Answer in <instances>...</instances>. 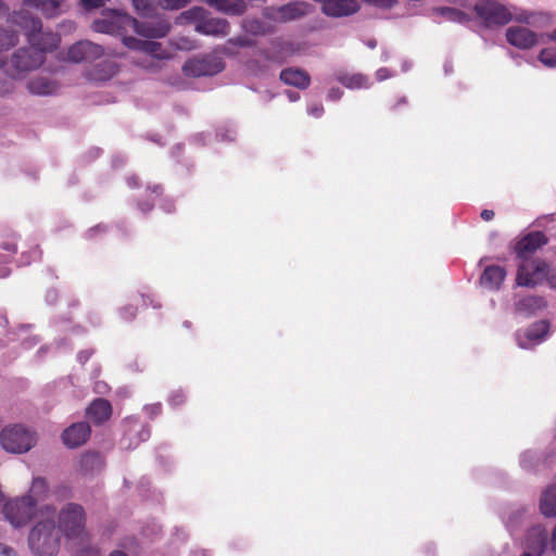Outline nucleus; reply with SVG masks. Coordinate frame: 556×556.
Here are the masks:
<instances>
[{
  "label": "nucleus",
  "mask_w": 556,
  "mask_h": 556,
  "mask_svg": "<svg viewBox=\"0 0 556 556\" xmlns=\"http://www.w3.org/2000/svg\"><path fill=\"white\" fill-rule=\"evenodd\" d=\"M362 2L382 10H390L399 3L397 0H362Z\"/></svg>",
  "instance_id": "a19ab883"
},
{
  "label": "nucleus",
  "mask_w": 556,
  "mask_h": 556,
  "mask_svg": "<svg viewBox=\"0 0 556 556\" xmlns=\"http://www.w3.org/2000/svg\"><path fill=\"white\" fill-rule=\"evenodd\" d=\"M91 429L88 422L79 421L67 427L61 438L63 444L68 448H76L85 444L90 437Z\"/></svg>",
  "instance_id": "f3484780"
},
{
  "label": "nucleus",
  "mask_w": 556,
  "mask_h": 556,
  "mask_svg": "<svg viewBox=\"0 0 556 556\" xmlns=\"http://www.w3.org/2000/svg\"><path fill=\"white\" fill-rule=\"evenodd\" d=\"M61 41L60 35L53 31H45L42 28L37 30L33 38L29 40V45L36 47L43 54L48 51H52L58 48Z\"/></svg>",
  "instance_id": "5701e85b"
},
{
  "label": "nucleus",
  "mask_w": 556,
  "mask_h": 556,
  "mask_svg": "<svg viewBox=\"0 0 556 556\" xmlns=\"http://www.w3.org/2000/svg\"><path fill=\"white\" fill-rule=\"evenodd\" d=\"M24 4L40 10L49 18L65 12V0H26Z\"/></svg>",
  "instance_id": "b1692460"
},
{
  "label": "nucleus",
  "mask_w": 556,
  "mask_h": 556,
  "mask_svg": "<svg viewBox=\"0 0 556 556\" xmlns=\"http://www.w3.org/2000/svg\"><path fill=\"white\" fill-rule=\"evenodd\" d=\"M92 354H93L92 350H83V351L78 352L77 361L81 365H85L89 361V358L91 357Z\"/></svg>",
  "instance_id": "864d4df0"
},
{
  "label": "nucleus",
  "mask_w": 556,
  "mask_h": 556,
  "mask_svg": "<svg viewBox=\"0 0 556 556\" xmlns=\"http://www.w3.org/2000/svg\"><path fill=\"white\" fill-rule=\"evenodd\" d=\"M551 323L547 319H541L532 323L526 329H519L515 332V340L520 349H531L541 344L549 334Z\"/></svg>",
  "instance_id": "1a4fd4ad"
},
{
  "label": "nucleus",
  "mask_w": 556,
  "mask_h": 556,
  "mask_svg": "<svg viewBox=\"0 0 556 556\" xmlns=\"http://www.w3.org/2000/svg\"><path fill=\"white\" fill-rule=\"evenodd\" d=\"M161 408H162L161 404L156 403V404L146 406L144 410L147 412V414H149V416L151 418H153L161 413Z\"/></svg>",
  "instance_id": "5fc2aeb1"
},
{
  "label": "nucleus",
  "mask_w": 556,
  "mask_h": 556,
  "mask_svg": "<svg viewBox=\"0 0 556 556\" xmlns=\"http://www.w3.org/2000/svg\"><path fill=\"white\" fill-rule=\"evenodd\" d=\"M86 526V514L81 505L76 503L66 504L59 513L60 533L67 539H77L81 536Z\"/></svg>",
  "instance_id": "39448f33"
},
{
  "label": "nucleus",
  "mask_w": 556,
  "mask_h": 556,
  "mask_svg": "<svg viewBox=\"0 0 556 556\" xmlns=\"http://www.w3.org/2000/svg\"><path fill=\"white\" fill-rule=\"evenodd\" d=\"M472 10L486 28L504 26L513 20L511 12L496 0H478Z\"/></svg>",
  "instance_id": "7ed1b4c3"
},
{
  "label": "nucleus",
  "mask_w": 556,
  "mask_h": 556,
  "mask_svg": "<svg viewBox=\"0 0 556 556\" xmlns=\"http://www.w3.org/2000/svg\"><path fill=\"white\" fill-rule=\"evenodd\" d=\"M262 16L268 21L280 23L279 7L268 5L262 10Z\"/></svg>",
  "instance_id": "79ce46f5"
},
{
  "label": "nucleus",
  "mask_w": 556,
  "mask_h": 556,
  "mask_svg": "<svg viewBox=\"0 0 556 556\" xmlns=\"http://www.w3.org/2000/svg\"><path fill=\"white\" fill-rule=\"evenodd\" d=\"M123 45L134 51H140L157 60H169L172 53L162 48V43L153 40H142L132 36L119 35Z\"/></svg>",
  "instance_id": "9b49d317"
},
{
  "label": "nucleus",
  "mask_w": 556,
  "mask_h": 556,
  "mask_svg": "<svg viewBox=\"0 0 556 556\" xmlns=\"http://www.w3.org/2000/svg\"><path fill=\"white\" fill-rule=\"evenodd\" d=\"M86 415L93 424L101 425L110 419L112 405L105 399H96L87 407Z\"/></svg>",
  "instance_id": "aec40b11"
},
{
  "label": "nucleus",
  "mask_w": 556,
  "mask_h": 556,
  "mask_svg": "<svg viewBox=\"0 0 556 556\" xmlns=\"http://www.w3.org/2000/svg\"><path fill=\"white\" fill-rule=\"evenodd\" d=\"M483 220H491L494 217V212L492 210H483L480 214Z\"/></svg>",
  "instance_id": "338daca9"
},
{
  "label": "nucleus",
  "mask_w": 556,
  "mask_h": 556,
  "mask_svg": "<svg viewBox=\"0 0 556 556\" xmlns=\"http://www.w3.org/2000/svg\"><path fill=\"white\" fill-rule=\"evenodd\" d=\"M127 185L129 188H138L140 186L139 178L137 176H130L127 178Z\"/></svg>",
  "instance_id": "0e129e2a"
},
{
  "label": "nucleus",
  "mask_w": 556,
  "mask_h": 556,
  "mask_svg": "<svg viewBox=\"0 0 556 556\" xmlns=\"http://www.w3.org/2000/svg\"><path fill=\"white\" fill-rule=\"evenodd\" d=\"M0 443L10 453L23 454L35 445V437L27 428L14 425L1 431Z\"/></svg>",
  "instance_id": "0eeeda50"
},
{
  "label": "nucleus",
  "mask_w": 556,
  "mask_h": 556,
  "mask_svg": "<svg viewBox=\"0 0 556 556\" xmlns=\"http://www.w3.org/2000/svg\"><path fill=\"white\" fill-rule=\"evenodd\" d=\"M539 508L546 518H556V483L545 488L540 496Z\"/></svg>",
  "instance_id": "bb28decb"
},
{
  "label": "nucleus",
  "mask_w": 556,
  "mask_h": 556,
  "mask_svg": "<svg viewBox=\"0 0 556 556\" xmlns=\"http://www.w3.org/2000/svg\"><path fill=\"white\" fill-rule=\"evenodd\" d=\"M280 79L286 85L293 86L299 89H306L311 84V77L304 70L288 67L280 73Z\"/></svg>",
  "instance_id": "393cba45"
},
{
  "label": "nucleus",
  "mask_w": 556,
  "mask_h": 556,
  "mask_svg": "<svg viewBox=\"0 0 556 556\" xmlns=\"http://www.w3.org/2000/svg\"><path fill=\"white\" fill-rule=\"evenodd\" d=\"M548 533L546 529L541 527H533L527 538L528 551L522 554H530V556H541L547 546Z\"/></svg>",
  "instance_id": "a211bd4d"
},
{
  "label": "nucleus",
  "mask_w": 556,
  "mask_h": 556,
  "mask_svg": "<svg viewBox=\"0 0 556 556\" xmlns=\"http://www.w3.org/2000/svg\"><path fill=\"white\" fill-rule=\"evenodd\" d=\"M228 43L239 47V48H251L254 46V41L244 36H238V37L230 38L228 40Z\"/></svg>",
  "instance_id": "c03bdc74"
},
{
  "label": "nucleus",
  "mask_w": 556,
  "mask_h": 556,
  "mask_svg": "<svg viewBox=\"0 0 556 556\" xmlns=\"http://www.w3.org/2000/svg\"><path fill=\"white\" fill-rule=\"evenodd\" d=\"M206 2L211 7H214L216 10H218L220 12H225V9H226L229 0H206Z\"/></svg>",
  "instance_id": "603ef678"
},
{
  "label": "nucleus",
  "mask_w": 556,
  "mask_h": 556,
  "mask_svg": "<svg viewBox=\"0 0 556 556\" xmlns=\"http://www.w3.org/2000/svg\"><path fill=\"white\" fill-rule=\"evenodd\" d=\"M205 11L200 7H194L182 13V16L190 22H194V30L199 34L214 37H225L230 31V25L225 18L205 17Z\"/></svg>",
  "instance_id": "20e7f679"
},
{
  "label": "nucleus",
  "mask_w": 556,
  "mask_h": 556,
  "mask_svg": "<svg viewBox=\"0 0 556 556\" xmlns=\"http://www.w3.org/2000/svg\"><path fill=\"white\" fill-rule=\"evenodd\" d=\"M11 22L24 31L28 42L33 35L41 29L42 25L41 20L30 12L25 4L22 9L12 13Z\"/></svg>",
  "instance_id": "2eb2a0df"
},
{
  "label": "nucleus",
  "mask_w": 556,
  "mask_h": 556,
  "mask_svg": "<svg viewBox=\"0 0 556 556\" xmlns=\"http://www.w3.org/2000/svg\"><path fill=\"white\" fill-rule=\"evenodd\" d=\"M166 7L170 10L185 8L191 0H164Z\"/></svg>",
  "instance_id": "09e8293b"
},
{
  "label": "nucleus",
  "mask_w": 556,
  "mask_h": 556,
  "mask_svg": "<svg viewBox=\"0 0 556 556\" xmlns=\"http://www.w3.org/2000/svg\"><path fill=\"white\" fill-rule=\"evenodd\" d=\"M17 41L18 36L14 30L0 26V51L15 47Z\"/></svg>",
  "instance_id": "72a5a7b5"
},
{
  "label": "nucleus",
  "mask_w": 556,
  "mask_h": 556,
  "mask_svg": "<svg viewBox=\"0 0 556 556\" xmlns=\"http://www.w3.org/2000/svg\"><path fill=\"white\" fill-rule=\"evenodd\" d=\"M36 501L31 495H24L10 501L4 506L5 518L15 528L27 525L36 514Z\"/></svg>",
  "instance_id": "6e6552de"
},
{
  "label": "nucleus",
  "mask_w": 556,
  "mask_h": 556,
  "mask_svg": "<svg viewBox=\"0 0 556 556\" xmlns=\"http://www.w3.org/2000/svg\"><path fill=\"white\" fill-rule=\"evenodd\" d=\"M56 299H58L56 290H49V291H47V293H46V301L49 304L55 303Z\"/></svg>",
  "instance_id": "e2e57ef3"
},
{
  "label": "nucleus",
  "mask_w": 556,
  "mask_h": 556,
  "mask_svg": "<svg viewBox=\"0 0 556 556\" xmlns=\"http://www.w3.org/2000/svg\"><path fill=\"white\" fill-rule=\"evenodd\" d=\"M540 457L533 451H527L520 456V465L523 469L531 470L538 465Z\"/></svg>",
  "instance_id": "4c0bfd02"
},
{
  "label": "nucleus",
  "mask_w": 556,
  "mask_h": 556,
  "mask_svg": "<svg viewBox=\"0 0 556 556\" xmlns=\"http://www.w3.org/2000/svg\"><path fill=\"white\" fill-rule=\"evenodd\" d=\"M307 113L314 117H320L324 113V106L320 103H315L308 106Z\"/></svg>",
  "instance_id": "3c124183"
},
{
  "label": "nucleus",
  "mask_w": 556,
  "mask_h": 556,
  "mask_svg": "<svg viewBox=\"0 0 556 556\" xmlns=\"http://www.w3.org/2000/svg\"><path fill=\"white\" fill-rule=\"evenodd\" d=\"M376 77L379 81H382L389 77H392V74L387 67H381L376 72Z\"/></svg>",
  "instance_id": "bf43d9fd"
},
{
  "label": "nucleus",
  "mask_w": 556,
  "mask_h": 556,
  "mask_svg": "<svg viewBox=\"0 0 556 556\" xmlns=\"http://www.w3.org/2000/svg\"><path fill=\"white\" fill-rule=\"evenodd\" d=\"M336 79L349 89L369 88V78L361 73H348L344 71H337Z\"/></svg>",
  "instance_id": "cd10ccee"
},
{
  "label": "nucleus",
  "mask_w": 556,
  "mask_h": 556,
  "mask_svg": "<svg viewBox=\"0 0 556 556\" xmlns=\"http://www.w3.org/2000/svg\"><path fill=\"white\" fill-rule=\"evenodd\" d=\"M48 490H49V488H48V483H47L46 479L42 477H37V478L33 479V483H31L28 495L33 496V498L36 501V505H37L39 501H42L46 498V496L48 494Z\"/></svg>",
  "instance_id": "473e14b6"
},
{
  "label": "nucleus",
  "mask_w": 556,
  "mask_h": 556,
  "mask_svg": "<svg viewBox=\"0 0 556 556\" xmlns=\"http://www.w3.org/2000/svg\"><path fill=\"white\" fill-rule=\"evenodd\" d=\"M546 307L547 301L542 295L523 296L515 304L516 312L523 315L525 317H531Z\"/></svg>",
  "instance_id": "412c9836"
},
{
  "label": "nucleus",
  "mask_w": 556,
  "mask_h": 556,
  "mask_svg": "<svg viewBox=\"0 0 556 556\" xmlns=\"http://www.w3.org/2000/svg\"><path fill=\"white\" fill-rule=\"evenodd\" d=\"M242 28L247 34L253 36L271 35L276 31V27L257 17H247L242 21Z\"/></svg>",
  "instance_id": "c85d7f7f"
},
{
  "label": "nucleus",
  "mask_w": 556,
  "mask_h": 556,
  "mask_svg": "<svg viewBox=\"0 0 556 556\" xmlns=\"http://www.w3.org/2000/svg\"><path fill=\"white\" fill-rule=\"evenodd\" d=\"M547 243V238L542 231H532L526 235L517 244L519 256L536 251Z\"/></svg>",
  "instance_id": "a878e982"
},
{
  "label": "nucleus",
  "mask_w": 556,
  "mask_h": 556,
  "mask_svg": "<svg viewBox=\"0 0 556 556\" xmlns=\"http://www.w3.org/2000/svg\"><path fill=\"white\" fill-rule=\"evenodd\" d=\"M28 89L34 94L46 96L51 93L52 86L46 78H35L28 83Z\"/></svg>",
  "instance_id": "f704fd0d"
},
{
  "label": "nucleus",
  "mask_w": 556,
  "mask_h": 556,
  "mask_svg": "<svg viewBox=\"0 0 556 556\" xmlns=\"http://www.w3.org/2000/svg\"><path fill=\"white\" fill-rule=\"evenodd\" d=\"M247 11V4L243 2V0H229L227 3V7L225 9L226 14L240 16Z\"/></svg>",
  "instance_id": "58836bf2"
},
{
  "label": "nucleus",
  "mask_w": 556,
  "mask_h": 556,
  "mask_svg": "<svg viewBox=\"0 0 556 556\" xmlns=\"http://www.w3.org/2000/svg\"><path fill=\"white\" fill-rule=\"evenodd\" d=\"M433 12L435 14L443 16L444 18H446L450 22L457 23L460 25H467L468 23H470L472 21V17L468 13H466L457 8L439 7V8H434Z\"/></svg>",
  "instance_id": "7c9ffc66"
},
{
  "label": "nucleus",
  "mask_w": 556,
  "mask_h": 556,
  "mask_svg": "<svg viewBox=\"0 0 556 556\" xmlns=\"http://www.w3.org/2000/svg\"><path fill=\"white\" fill-rule=\"evenodd\" d=\"M126 164V157L123 155H114L112 159V166L114 168H121Z\"/></svg>",
  "instance_id": "052dcab7"
},
{
  "label": "nucleus",
  "mask_w": 556,
  "mask_h": 556,
  "mask_svg": "<svg viewBox=\"0 0 556 556\" xmlns=\"http://www.w3.org/2000/svg\"><path fill=\"white\" fill-rule=\"evenodd\" d=\"M137 308L132 305H126L119 309L123 319L130 321L136 317Z\"/></svg>",
  "instance_id": "49530a36"
},
{
  "label": "nucleus",
  "mask_w": 556,
  "mask_h": 556,
  "mask_svg": "<svg viewBox=\"0 0 556 556\" xmlns=\"http://www.w3.org/2000/svg\"><path fill=\"white\" fill-rule=\"evenodd\" d=\"M343 90L339 87H332L327 93V99L330 101H338L342 98Z\"/></svg>",
  "instance_id": "8fccbe9b"
},
{
  "label": "nucleus",
  "mask_w": 556,
  "mask_h": 556,
  "mask_svg": "<svg viewBox=\"0 0 556 556\" xmlns=\"http://www.w3.org/2000/svg\"><path fill=\"white\" fill-rule=\"evenodd\" d=\"M0 556H17V555L12 547L0 543Z\"/></svg>",
  "instance_id": "680f3d73"
},
{
  "label": "nucleus",
  "mask_w": 556,
  "mask_h": 556,
  "mask_svg": "<svg viewBox=\"0 0 556 556\" xmlns=\"http://www.w3.org/2000/svg\"><path fill=\"white\" fill-rule=\"evenodd\" d=\"M312 4L303 1L289 2L279 7L280 23H289L306 16Z\"/></svg>",
  "instance_id": "6ab92c4d"
},
{
  "label": "nucleus",
  "mask_w": 556,
  "mask_h": 556,
  "mask_svg": "<svg viewBox=\"0 0 556 556\" xmlns=\"http://www.w3.org/2000/svg\"><path fill=\"white\" fill-rule=\"evenodd\" d=\"M60 541L61 533L52 518L38 521L28 535V546L36 556H55Z\"/></svg>",
  "instance_id": "f03ea898"
},
{
  "label": "nucleus",
  "mask_w": 556,
  "mask_h": 556,
  "mask_svg": "<svg viewBox=\"0 0 556 556\" xmlns=\"http://www.w3.org/2000/svg\"><path fill=\"white\" fill-rule=\"evenodd\" d=\"M544 36L541 35V38ZM506 40L519 49H530L540 42V36L523 26H511L506 30Z\"/></svg>",
  "instance_id": "dca6fc26"
},
{
  "label": "nucleus",
  "mask_w": 556,
  "mask_h": 556,
  "mask_svg": "<svg viewBox=\"0 0 556 556\" xmlns=\"http://www.w3.org/2000/svg\"><path fill=\"white\" fill-rule=\"evenodd\" d=\"M547 281L551 288L556 289V270L549 273L547 276Z\"/></svg>",
  "instance_id": "774afa93"
},
{
  "label": "nucleus",
  "mask_w": 556,
  "mask_h": 556,
  "mask_svg": "<svg viewBox=\"0 0 556 556\" xmlns=\"http://www.w3.org/2000/svg\"><path fill=\"white\" fill-rule=\"evenodd\" d=\"M104 2V0H81L83 5L87 10L100 8Z\"/></svg>",
  "instance_id": "6e6d98bb"
},
{
  "label": "nucleus",
  "mask_w": 556,
  "mask_h": 556,
  "mask_svg": "<svg viewBox=\"0 0 556 556\" xmlns=\"http://www.w3.org/2000/svg\"><path fill=\"white\" fill-rule=\"evenodd\" d=\"M186 400V395L181 390L175 391L170 394L168 402L172 406H179Z\"/></svg>",
  "instance_id": "de8ad7c7"
},
{
  "label": "nucleus",
  "mask_w": 556,
  "mask_h": 556,
  "mask_svg": "<svg viewBox=\"0 0 556 556\" xmlns=\"http://www.w3.org/2000/svg\"><path fill=\"white\" fill-rule=\"evenodd\" d=\"M320 4L323 14L328 17L341 18L352 16L361 10L358 0H314Z\"/></svg>",
  "instance_id": "f8f14e48"
},
{
  "label": "nucleus",
  "mask_w": 556,
  "mask_h": 556,
  "mask_svg": "<svg viewBox=\"0 0 556 556\" xmlns=\"http://www.w3.org/2000/svg\"><path fill=\"white\" fill-rule=\"evenodd\" d=\"M176 47L179 50H190L193 48V46L191 45V40L186 37L180 38L176 43Z\"/></svg>",
  "instance_id": "4d7b16f0"
},
{
  "label": "nucleus",
  "mask_w": 556,
  "mask_h": 556,
  "mask_svg": "<svg viewBox=\"0 0 556 556\" xmlns=\"http://www.w3.org/2000/svg\"><path fill=\"white\" fill-rule=\"evenodd\" d=\"M105 53L101 45L90 40H80L68 48L67 59L74 63L93 62L101 59Z\"/></svg>",
  "instance_id": "9d476101"
},
{
  "label": "nucleus",
  "mask_w": 556,
  "mask_h": 556,
  "mask_svg": "<svg viewBox=\"0 0 556 556\" xmlns=\"http://www.w3.org/2000/svg\"><path fill=\"white\" fill-rule=\"evenodd\" d=\"M105 230H106V226L99 224V225L88 229L86 232V237L90 239V238H93L97 232H99V231L104 232Z\"/></svg>",
  "instance_id": "13d9d810"
},
{
  "label": "nucleus",
  "mask_w": 556,
  "mask_h": 556,
  "mask_svg": "<svg viewBox=\"0 0 556 556\" xmlns=\"http://www.w3.org/2000/svg\"><path fill=\"white\" fill-rule=\"evenodd\" d=\"M528 267L530 268L532 276L547 277L549 275L548 265L545 262H531L530 264H528Z\"/></svg>",
  "instance_id": "ea45409f"
},
{
  "label": "nucleus",
  "mask_w": 556,
  "mask_h": 556,
  "mask_svg": "<svg viewBox=\"0 0 556 556\" xmlns=\"http://www.w3.org/2000/svg\"><path fill=\"white\" fill-rule=\"evenodd\" d=\"M516 282L520 287L533 288L536 286V281L534 280L530 268H528V265H522L518 268Z\"/></svg>",
  "instance_id": "c9c22d12"
},
{
  "label": "nucleus",
  "mask_w": 556,
  "mask_h": 556,
  "mask_svg": "<svg viewBox=\"0 0 556 556\" xmlns=\"http://www.w3.org/2000/svg\"><path fill=\"white\" fill-rule=\"evenodd\" d=\"M539 61L546 67H556V48H545L539 54Z\"/></svg>",
  "instance_id": "e433bc0d"
},
{
  "label": "nucleus",
  "mask_w": 556,
  "mask_h": 556,
  "mask_svg": "<svg viewBox=\"0 0 556 556\" xmlns=\"http://www.w3.org/2000/svg\"><path fill=\"white\" fill-rule=\"evenodd\" d=\"M216 138L218 141H233L236 138V130L232 128H219L216 131Z\"/></svg>",
  "instance_id": "37998d69"
},
{
  "label": "nucleus",
  "mask_w": 556,
  "mask_h": 556,
  "mask_svg": "<svg viewBox=\"0 0 556 556\" xmlns=\"http://www.w3.org/2000/svg\"><path fill=\"white\" fill-rule=\"evenodd\" d=\"M79 465L84 473L94 475L103 469L104 459L99 452H87L81 455Z\"/></svg>",
  "instance_id": "c756f323"
},
{
  "label": "nucleus",
  "mask_w": 556,
  "mask_h": 556,
  "mask_svg": "<svg viewBox=\"0 0 556 556\" xmlns=\"http://www.w3.org/2000/svg\"><path fill=\"white\" fill-rule=\"evenodd\" d=\"M286 94L291 102H296L301 98L300 93L293 90H287Z\"/></svg>",
  "instance_id": "69168bd1"
},
{
  "label": "nucleus",
  "mask_w": 556,
  "mask_h": 556,
  "mask_svg": "<svg viewBox=\"0 0 556 556\" xmlns=\"http://www.w3.org/2000/svg\"><path fill=\"white\" fill-rule=\"evenodd\" d=\"M136 13L148 18L138 21L131 15L121 11L105 9L102 18L92 22L91 28L97 33L122 35L128 28L144 38H163L170 30V23L163 16L156 15L157 8L154 0H131Z\"/></svg>",
  "instance_id": "f257e3e1"
},
{
  "label": "nucleus",
  "mask_w": 556,
  "mask_h": 556,
  "mask_svg": "<svg viewBox=\"0 0 556 556\" xmlns=\"http://www.w3.org/2000/svg\"><path fill=\"white\" fill-rule=\"evenodd\" d=\"M225 70V62L215 53H204L188 59L182 65V73L187 77L199 78L214 76Z\"/></svg>",
  "instance_id": "423d86ee"
},
{
  "label": "nucleus",
  "mask_w": 556,
  "mask_h": 556,
  "mask_svg": "<svg viewBox=\"0 0 556 556\" xmlns=\"http://www.w3.org/2000/svg\"><path fill=\"white\" fill-rule=\"evenodd\" d=\"M126 430L123 438L121 439V446L125 450H134L141 442L147 441L151 435V429L149 425H142L137 419L126 420Z\"/></svg>",
  "instance_id": "4468645a"
},
{
  "label": "nucleus",
  "mask_w": 556,
  "mask_h": 556,
  "mask_svg": "<svg viewBox=\"0 0 556 556\" xmlns=\"http://www.w3.org/2000/svg\"><path fill=\"white\" fill-rule=\"evenodd\" d=\"M118 71L117 64L111 60H103L94 64L93 78L96 80H108Z\"/></svg>",
  "instance_id": "2f4dec72"
},
{
  "label": "nucleus",
  "mask_w": 556,
  "mask_h": 556,
  "mask_svg": "<svg viewBox=\"0 0 556 556\" xmlns=\"http://www.w3.org/2000/svg\"><path fill=\"white\" fill-rule=\"evenodd\" d=\"M517 20L527 24H535L536 22L547 21V17L543 13H529L522 17H518Z\"/></svg>",
  "instance_id": "a18cd8bd"
},
{
  "label": "nucleus",
  "mask_w": 556,
  "mask_h": 556,
  "mask_svg": "<svg viewBox=\"0 0 556 556\" xmlns=\"http://www.w3.org/2000/svg\"><path fill=\"white\" fill-rule=\"evenodd\" d=\"M506 277V270L498 265L486 266L480 276L479 282L482 287L497 291Z\"/></svg>",
  "instance_id": "4be33fe9"
},
{
  "label": "nucleus",
  "mask_w": 556,
  "mask_h": 556,
  "mask_svg": "<svg viewBox=\"0 0 556 556\" xmlns=\"http://www.w3.org/2000/svg\"><path fill=\"white\" fill-rule=\"evenodd\" d=\"M12 66L21 72L38 68L45 62V55L36 47L20 48L11 59Z\"/></svg>",
  "instance_id": "ddd939ff"
}]
</instances>
